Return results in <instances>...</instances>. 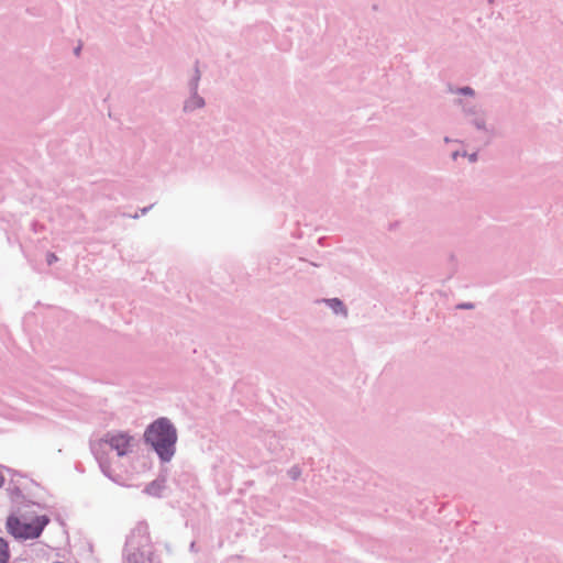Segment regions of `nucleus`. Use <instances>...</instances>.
Segmentation results:
<instances>
[{
	"label": "nucleus",
	"mask_w": 563,
	"mask_h": 563,
	"mask_svg": "<svg viewBox=\"0 0 563 563\" xmlns=\"http://www.w3.org/2000/svg\"><path fill=\"white\" fill-rule=\"evenodd\" d=\"M328 303L330 305V307H331L335 312H340V311H342V312H344V313H345V310H344V308H343V305H342V302H341L339 299H336V298H334V299H330V300H328Z\"/></svg>",
	"instance_id": "nucleus-5"
},
{
	"label": "nucleus",
	"mask_w": 563,
	"mask_h": 563,
	"mask_svg": "<svg viewBox=\"0 0 563 563\" xmlns=\"http://www.w3.org/2000/svg\"><path fill=\"white\" fill-rule=\"evenodd\" d=\"M3 483H4V477H3L2 473L0 472V487L2 486Z\"/></svg>",
	"instance_id": "nucleus-9"
},
{
	"label": "nucleus",
	"mask_w": 563,
	"mask_h": 563,
	"mask_svg": "<svg viewBox=\"0 0 563 563\" xmlns=\"http://www.w3.org/2000/svg\"><path fill=\"white\" fill-rule=\"evenodd\" d=\"M195 106L200 107L202 106V100L200 98H195L194 100Z\"/></svg>",
	"instance_id": "nucleus-7"
},
{
	"label": "nucleus",
	"mask_w": 563,
	"mask_h": 563,
	"mask_svg": "<svg viewBox=\"0 0 563 563\" xmlns=\"http://www.w3.org/2000/svg\"><path fill=\"white\" fill-rule=\"evenodd\" d=\"M461 92L465 95H473V90L468 87L461 89Z\"/></svg>",
	"instance_id": "nucleus-6"
},
{
	"label": "nucleus",
	"mask_w": 563,
	"mask_h": 563,
	"mask_svg": "<svg viewBox=\"0 0 563 563\" xmlns=\"http://www.w3.org/2000/svg\"><path fill=\"white\" fill-rule=\"evenodd\" d=\"M145 439L162 460L168 461L174 455L177 433L167 419L154 421L145 431Z\"/></svg>",
	"instance_id": "nucleus-1"
},
{
	"label": "nucleus",
	"mask_w": 563,
	"mask_h": 563,
	"mask_svg": "<svg viewBox=\"0 0 563 563\" xmlns=\"http://www.w3.org/2000/svg\"><path fill=\"white\" fill-rule=\"evenodd\" d=\"M49 523V518L46 515L35 517H18L11 515L7 519V530L15 539H36L38 538L44 528Z\"/></svg>",
	"instance_id": "nucleus-2"
},
{
	"label": "nucleus",
	"mask_w": 563,
	"mask_h": 563,
	"mask_svg": "<svg viewBox=\"0 0 563 563\" xmlns=\"http://www.w3.org/2000/svg\"><path fill=\"white\" fill-rule=\"evenodd\" d=\"M55 260H56V256L54 254H51L49 258H48V263H52Z\"/></svg>",
	"instance_id": "nucleus-8"
},
{
	"label": "nucleus",
	"mask_w": 563,
	"mask_h": 563,
	"mask_svg": "<svg viewBox=\"0 0 563 563\" xmlns=\"http://www.w3.org/2000/svg\"><path fill=\"white\" fill-rule=\"evenodd\" d=\"M134 446V438L126 432L114 431L108 432L103 438L93 443V452L96 456L102 461L109 451L113 450L118 456H124L132 452Z\"/></svg>",
	"instance_id": "nucleus-3"
},
{
	"label": "nucleus",
	"mask_w": 563,
	"mask_h": 563,
	"mask_svg": "<svg viewBox=\"0 0 563 563\" xmlns=\"http://www.w3.org/2000/svg\"><path fill=\"white\" fill-rule=\"evenodd\" d=\"M8 560H9L8 543L3 538H0V563H8Z\"/></svg>",
	"instance_id": "nucleus-4"
}]
</instances>
